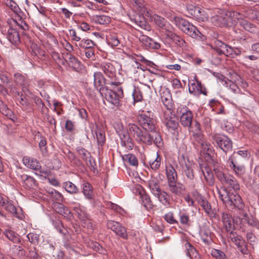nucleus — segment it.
Returning <instances> with one entry per match:
<instances>
[{"mask_svg":"<svg viewBox=\"0 0 259 259\" xmlns=\"http://www.w3.org/2000/svg\"><path fill=\"white\" fill-rule=\"evenodd\" d=\"M130 134L139 144L151 146L154 143L158 148H164V142L160 132L155 131L152 133L143 132L142 129L134 123L128 124Z\"/></svg>","mask_w":259,"mask_h":259,"instance_id":"f257e3e1","label":"nucleus"},{"mask_svg":"<svg viewBox=\"0 0 259 259\" xmlns=\"http://www.w3.org/2000/svg\"><path fill=\"white\" fill-rule=\"evenodd\" d=\"M213 170L217 179L224 186V191L237 192L240 190V186L236 179L232 175L225 174L224 168L215 160L212 159Z\"/></svg>","mask_w":259,"mask_h":259,"instance_id":"f03ea898","label":"nucleus"},{"mask_svg":"<svg viewBox=\"0 0 259 259\" xmlns=\"http://www.w3.org/2000/svg\"><path fill=\"white\" fill-rule=\"evenodd\" d=\"M110 84L114 86L111 89L102 88L99 89V92L102 96L104 95L107 101L112 104L115 106H120V100L123 97V89L119 85V82L111 81Z\"/></svg>","mask_w":259,"mask_h":259,"instance_id":"7ed1b4c3","label":"nucleus"},{"mask_svg":"<svg viewBox=\"0 0 259 259\" xmlns=\"http://www.w3.org/2000/svg\"><path fill=\"white\" fill-rule=\"evenodd\" d=\"M138 121L141 126L145 130L143 132L152 133L156 130L157 120L151 111H143L138 116Z\"/></svg>","mask_w":259,"mask_h":259,"instance_id":"20e7f679","label":"nucleus"},{"mask_svg":"<svg viewBox=\"0 0 259 259\" xmlns=\"http://www.w3.org/2000/svg\"><path fill=\"white\" fill-rule=\"evenodd\" d=\"M212 143L226 154L233 149V142L230 138L224 135L218 134L211 136Z\"/></svg>","mask_w":259,"mask_h":259,"instance_id":"39448f33","label":"nucleus"},{"mask_svg":"<svg viewBox=\"0 0 259 259\" xmlns=\"http://www.w3.org/2000/svg\"><path fill=\"white\" fill-rule=\"evenodd\" d=\"M226 200V206L231 210L237 209L243 210L245 207V204L237 192H228V196Z\"/></svg>","mask_w":259,"mask_h":259,"instance_id":"423d86ee","label":"nucleus"},{"mask_svg":"<svg viewBox=\"0 0 259 259\" xmlns=\"http://www.w3.org/2000/svg\"><path fill=\"white\" fill-rule=\"evenodd\" d=\"M177 114L180 116L181 125L184 127L190 128L193 118V114L186 106H180L177 110Z\"/></svg>","mask_w":259,"mask_h":259,"instance_id":"0eeeda50","label":"nucleus"},{"mask_svg":"<svg viewBox=\"0 0 259 259\" xmlns=\"http://www.w3.org/2000/svg\"><path fill=\"white\" fill-rule=\"evenodd\" d=\"M195 199L198 204L202 207L206 214L210 219H215L216 212L212 208L210 203L207 201L204 196L198 192L195 195Z\"/></svg>","mask_w":259,"mask_h":259,"instance_id":"6e6552de","label":"nucleus"},{"mask_svg":"<svg viewBox=\"0 0 259 259\" xmlns=\"http://www.w3.org/2000/svg\"><path fill=\"white\" fill-rule=\"evenodd\" d=\"M106 225L108 229L113 231L119 237L126 240L128 239L126 229L119 222L109 220L107 221Z\"/></svg>","mask_w":259,"mask_h":259,"instance_id":"1a4fd4ad","label":"nucleus"},{"mask_svg":"<svg viewBox=\"0 0 259 259\" xmlns=\"http://www.w3.org/2000/svg\"><path fill=\"white\" fill-rule=\"evenodd\" d=\"M181 158H183L184 163L185 164V166L183 167V172L186 178V182L188 183L191 187L194 188L195 187L196 178L194 175L193 167L192 165H188L186 163L185 156L184 155H182ZM180 160V163L182 164H183V162L181 159Z\"/></svg>","mask_w":259,"mask_h":259,"instance_id":"9d476101","label":"nucleus"},{"mask_svg":"<svg viewBox=\"0 0 259 259\" xmlns=\"http://www.w3.org/2000/svg\"><path fill=\"white\" fill-rule=\"evenodd\" d=\"M228 237L236 245L240 252L243 255H248L249 254L247 243L241 236L238 235L237 233H235L232 234L231 235H229Z\"/></svg>","mask_w":259,"mask_h":259,"instance_id":"9b49d317","label":"nucleus"},{"mask_svg":"<svg viewBox=\"0 0 259 259\" xmlns=\"http://www.w3.org/2000/svg\"><path fill=\"white\" fill-rule=\"evenodd\" d=\"M234 155H231L227 160V164L237 178H241L245 172V167L243 165L237 164Z\"/></svg>","mask_w":259,"mask_h":259,"instance_id":"f8f14e48","label":"nucleus"},{"mask_svg":"<svg viewBox=\"0 0 259 259\" xmlns=\"http://www.w3.org/2000/svg\"><path fill=\"white\" fill-rule=\"evenodd\" d=\"M221 215L223 227L225 229L226 231L229 233V236L231 235L232 234L236 233L234 231L235 226L234 220L232 217V215L225 211L223 212Z\"/></svg>","mask_w":259,"mask_h":259,"instance_id":"ddd939ff","label":"nucleus"},{"mask_svg":"<svg viewBox=\"0 0 259 259\" xmlns=\"http://www.w3.org/2000/svg\"><path fill=\"white\" fill-rule=\"evenodd\" d=\"M163 122L167 130L170 132H175L179 126L177 117L172 114L169 115L164 114Z\"/></svg>","mask_w":259,"mask_h":259,"instance_id":"4468645a","label":"nucleus"},{"mask_svg":"<svg viewBox=\"0 0 259 259\" xmlns=\"http://www.w3.org/2000/svg\"><path fill=\"white\" fill-rule=\"evenodd\" d=\"M187 10L189 14V17H192L198 21H203L204 19V13L199 7H196L191 4L187 5Z\"/></svg>","mask_w":259,"mask_h":259,"instance_id":"2eb2a0df","label":"nucleus"},{"mask_svg":"<svg viewBox=\"0 0 259 259\" xmlns=\"http://www.w3.org/2000/svg\"><path fill=\"white\" fill-rule=\"evenodd\" d=\"M183 32L198 40L203 41L206 40V36L202 34L199 30H198L197 27L191 23L186 27L185 30H184Z\"/></svg>","mask_w":259,"mask_h":259,"instance_id":"dca6fc26","label":"nucleus"},{"mask_svg":"<svg viewBox=\"0 0 259 259\" xmlns=\"http://www.w3.org/2000/svg\"><path fill=\"white\" fill-rule=\"evenodd\" d=\"M193 82L189 85V92L194 95L203 94L206 95L207 92L205 87L202 85L201 82L196 77L192 80Z\"/></svg>","mask_w":259,"mask_h":259,"instance_id":"f3484780","label":"nucleus"},{"mask_svg":"<svg viewBox=\"0 0 259 259\" xmlns=\"http://www.w3.org/2000/svg\"><path fill=\"white\" fill-rule=\"evenodd\" d=\"M140 41L147 50H158L160 48V44L147 35H143L139 38Z\"/></svg>","mask_w":259,"mask_h":259,"instance_id":"a211bd4d","label":"nucleus"},{"mask_svg":"<svg viewBox=\"0 0 259 259\" xmlns=\"http://www.w3.org/2000/svg\"><path fill=\"white\" fill-rule=\"evenodd\" d=\"M100 68L108 77L113 79L116 76V69L113 63L109 62H102Z\"/></svg>","mask_w":259,"mask_h":259,"instance_id":"6ab92c4d","label":"nucleus"},{"mask_svg":"<svg viewBox=\"0 0 259 259\" xmlns=\"http://www.w3.org/2000/svg\"><path fill=\"white\" fill-rule=\"evenodd\" d=\"M230 47V46L218 39L215 38L213 40V49L220 55L223 54L227 56L231 52Z\"/></svg>","mask_w":259,"mask_h":259,"instance_id":"aec40b11","label":"nucleus"},{"mask_svg":"<svg viewBox=\"0 0 259 259\" xmlns=\"http://www.w3.org/2000/svg\"><path fill=\"white\" fill-rule=\"evenodd\" d=\"M178 181H171L167 183L169 191L172 194L177 196H182L185 192V188L181 183H178Z\"/></svg>","mask_w":259,"mask_h":259,"instance_id":"412c9836","label":"nucleus"},{"mask_svg":"<svg viewBox=\"0 0 259 259\" xmlns=\"http://www.w3.org/2000/svg\"><path fill=\"white\" fill-rule=\"evenodd\" d=\"M200 167L207 184L210 186H213L215 180L211 168L207 165L202 164L200 165Z\"/></svg>","mask_w":259,"mask_h":259,"instance_id":"4be33fe9","label":"nucleus"},{"mask_svg":"<svg viewBox=\"0 0 259 259\" xmlns=\"http://www.w3.org/2000/svg\"><path fill=\"white\" fill-rule=\"evenodd\" d=\"M63 152L66 155V160L71 165L77 167H81L83 165L82 161L70 150L67 149L66 151L64 150Z\"/></svg>","mask_w":259,"mask_h":259,"instance_id":"5701e85b","label":"nucleus"},{"mask_svg":"<svg viewBox=\"0 0 259 259\" xmlns=\"http://www.w3.org/2000/svg\"><path fill=\"white\" fill-rule=\"evenodd\" d=\"M7 38L15 46H17L20 43V37L16 28L10 27L6 34Z\"/></svg>","mask_w":259,"mask_h":259,"instance_id":"b1692460","label":"nucleus"},{"mask_svg":"<svg viewBox=\"0 0 259 259\" xmlns=\"http://www.w3.org/2000/svg\"><path fill=\"white\" fill-rule=\"evenodd\" d=\"M120 144L121 146L127 149L132 150L134 146V141L129 133H121L119 134Z\"/></svg>","mask_w":259,"mask_h":259,"instance_id":"393cba45","label":"nucleus"},{"mask_svg":"<svg viewBox=\"0 0 259 259\" xmlns=\"http://www.w3.org/2000/svg\"><path fill=\"white\" fill-rule=\"evenodd\" d=\"M22 162L26 167L41 172L40 171L41 165L36 159L29 156H24L22 159Z\"/></svg>","mask_w":259,"mask_h":259,"instance_id":"a878e982","label":"nucleus"},{"mask_svg":"<svg viewBox=\"0 0 259 259\" xmlns=\"http://www.w3.org/2000/svg\"><path fill=\"white\" fill-rule=\"evenodd\" d=\"M161 99L165 108L168 110H171L173 107V103L171 95L169 90L165 89L162 92Z\"/></svg>","mask_w":259,"mask_h":259,"instance_id":"bb28decb","label":"nucleus"},{"mask_svg":"<svg viewBox=\"0 0 259 259\" xmlns=\"http://www.w3.org/2000/svg\"><path fill=\"white\" fill-rule=\"evenodd\" d=\"M199 233L201 240L206 245H208L211 243V232L208 227L206 226H201L200 228Z\"/></svg>","mask_w":259,"mask_h":259,"instance_id":"cd10ccee","label":"nucleus"},{"mask_svg":"<svg viewBox=\"0 0 259 259\" xmlns=\"http://www.w3.org/2000/svg\"><path fill=\"white\" fill-rule=\"evenodd\" d=\"M82 193L85 198L89 200L94 199L95 195L92 185L87 181H83L82 184Z\"/></svg>","mask_w":259,"mask_h":259,"instance_id":"c85d7f7f","label":"nucleus"},{"mask_svg":"<svg viewBox=\"0 0 259 259\" xmlns=\"http://www.w3.org/2000/svg\"><path fill=\"white\" fill-rule=\"evenodd\" d=\"M54 208L58 213L61 214L65 218L70 219L72 216V214L68 207L64 205L62 203L56 202L54 203Z\"/></svg>","mask_w":259,"mask_h":259,"instance_id":"c756f323","label":"nucleus"},{"mask_svg":"<svg viewBox=\"0 0 259 259\" xmlns=\"http://www.w3.org/2000/svg\"><path fill=\"white\" fill-rule=\"evenodd\" d=\"M165 170L167 183L171 181H178L177 172L171 164H166Z\"/></svg>","mask_w":259,"mask_h":259,"instance_id":"7c9ffc66","label":"nucleus"},{"mask_svg":"<svg viewBox=\"0 0 259 259\" xmlns=\"http://www.w3.org/2000/svg\"><path fill=\"white\" fill-rule=\"evenodd\" d=\"M14 80L17 85H20L23 88L27 87L29 83L27 76L25 74H22L19 72L14 74Z\"/></svg>","mask_w":259,"mask_h":259,"instance_id":"2f4dec72","label":"nucleus"},{"mask_svg":"<svg viewBox=\"0 0 259 259\" xmlns=\"http://www.w3.org/2000/svg\"><path fill=\"white\" fill-rule=\"evenodd\" d=\"M191 138L192 143L196 148L200 147L207 142L202 133L192 134Z\"/></svg>","mask_w":259,"mask_h":259,"instance_id":"473e14b6","label":"nucleus"},{"mask_svg":"<svg viewBox=\"0 0 259 259\" xmlns=\"http://www.w3.org/2000/svg\"><path fill=\"white\" fill-rule=\"evenodd\" d=\"M161 157L159 155L158 153L157 152L156 157H154L153 159H150L145 162V165L147 166H149L150 168L153 170H158L161 164Z\"/></svg>","mask_w":259,"mask_h":259,"instance_id":"72a5a7b5","label":"nucleus"},{"mask_svg":"<svg viewBox=\"0 0 259 259\" xmlns=\"http://www.w3.org/2000/svg\"><path fill=\"white\" fill-rule=\"evenodd\" d=\"M23 182L24 187L27 189H34L37 186L35 179L30 176L23 175L21 176Z\"/></svg>","mask_w":259,"mask_h":259,"instance_id":"f704fd0d","label":"nucleus"},{"mask_svg":"<svg viewBox=\"0 0 259 259\" xmlns=\"http://www.w3.org/2000/svg\"><path fill=\"white\" fill-rule=\"evenodd\" d=\"M167 36L172 40L178 47L181 48H185L186 47V42L185 40L177 34L168 31L167 33Z\"/></svg>","mask_w":259,"mask_h":259,"instance_id":"c9c22d12","label":"nucleus"},{"mask_svg":"<svg viewBox=\"0 0 259 259\" xmlns=\"http://www.w3.org/2000/svg\"><path fill=\"white\" fill-rule=\"evenodd\" d=\"M105 83V78L102 73L100 72H96L94 74V84L95 88L99 91V89L104 88Z\"/></svg>","mask_w":259,"mask_h":259,"instance_id":"e433bc0d","label":"nucleus"},{"mask_svg":"<svg viewBox=\"0 0 259 259\" xmlns=\"http://www.w3.org/2000/svg\"><path fill=\"white\" fill-rule=\"evenodd\" d=\"M148 186L151 193L155 196H158L161 191L158 181L154 178L148 181Z\"/></svg>","mask_w":259,"mask_h":259,"instance_id":"4c0bfd02","label":"nucleus"},{"mask_svg":"<svg viewBox=\"0 0 259 259\" xmlns=\"http://www.w3.org/2000/svg\"><path fill=\"white\" fill-rule=\"evenodd\" d=\"M242 221L246 223L248 225L259 229V222L252 215H248L246 212L242 213Z\"/></svg>","mask_w":259,"mask_h":259,"instance_id":"58836bf2","label":"nucleus"},{"mask_svg":"<svg viewBox=\"0 0 259 259\" xmlns=\"http://www.w3.org/2000/svg\"><path fill=\"white\" fill-rule=\"evenodd\" d=\"M68 64L69 67L75 71H78L81 69V63L78 59L71 54L69 55Z\"/></svg>","mask_w":259,"mask_h":259,"instance_id":"ea45409f","label":"nucleus"},{"mask_svg":"<svg viewBox=\"0 0 259 259\" xmlns=\"http://www.w3.org/2000/svg\"><path fill=\"white\" fill-rule=\"evenodd\" d=\"M63 187L68 193L71 194H76L79 192V188L70 181L64 182Z\"/></svg>","mask_w":259,"mask_h":259,"instance_id":"a19ab883","label":"nucleus"},{"mask_svg":"<svg viewBox=\"0 0 259 259\" xmlns=\"http://www.w3.org/2000/svg\"><path fill=\"white\" fill-rule=\"evenodd\" d=\"M76 46L85 49H94L96 44L90 39L82 38Z\"/></svg>","mask_w":259,"mask_h":259,"instance_id":"79ce46f5","label":"nucleus"},{"mask_svg":"<svg viewBox=\"0 0 259 259\" xmlns=\"http://www.w3.org/2000/svg\"><path fill=\"white\" fill-rule=\"evenodd\" d=\"M174 22L175 25L182 31L185 30L190 22L187 20L181 17L176 16L174 18Z\"/></svg>","mask_w":259,"mask_h":259,"instance_id":"37998d69","label":"nucleus"},{"mask_svg":"<svg viewBox=\"0 0 259 259\" xmlns=\"http://www.w3.org/2000/svg\"><path fill=\"white\" fill-rule=\"evenodd\" d=\"M240 25L243 27L246 31L251 33H254L256 31L257 28L255 25L246 20L243 19H239Z\"/></svg>","mask_w":259,"mask_h":259,"instance_id":"c03bdc74","label":"nucleus"},{"mask_svg":"<svg viewBox=\"0 0 259 259\" xmlns=\"http://www.w3.org/2000/svg\"><path fill=\"white\" fill-rule=\"evenodd\" d=\"M185 247L186 249V254L190 259H195L198 256V252L190 243H186Z\"/></svg>","mask_w":259,"mask_h":259,"instance_id":"a18cd8bd","label":"nucleus"},{"mask_svg":"<svg viewBox=\"0 0 259 259\" xmlns=\"http://www.w3.org/2000/svg\"><path fill=\"white\" fill-rule=\"evenodd\" d=\"M4 233L5 236L13 243H17L20 242L19 235L14 231L11 230H6Z\"/></svg>","mask_w":259,"mask_h":259,"instance_id":"49530a36","label":"nucleus"},{"mask_svg":"<svg viewBox=\"0 0 259 259\" xmlns=\"http://www.w3.org/2000/svg\"><path fill=\"white\" fill-rule=\"evenodd\" d=\"M180 223L185 226L189 227L192 224V221L190 219L189 214L186 212H182L180 211L179 213Z\"/></svg>","mask_w":259,"mask_h":259,"instance_id":"de8ad7c7","label":"nucleus"},{"mask_svg":"<svg viewBox=\"0 0 259 259\" xmlns=\"http://www.w3.org/2000/svg\"><path fill=\"white\" fill-rule=\"evenodd\" d=\"M75 150L82 160L87 162L88 159L91 156V153L81 146H77Z\"/></svg>","mask_w":259,"mask_h":259,"instance_id":"09e8293b","label":"nucleus"},{"mask_svg":"<svg viewBox=\"0 0 259 259\" xmlns=\"http://www.w3.org/2000/svg\"><path fill=\"white\" fill-rule=\"evenodd\" d=\"M159 201L165 206H168L170 204V197L168 194L164 191L160 192L158 196H155Z\"/></svg>","mask_w":259,"mask_h":259,"instance_id":"8fccbe9b","label":"nucleus"},{"mask_svg":"<svg viewBox=\"0 0 259 259\" xmlns=\"http://www.w3.org/2000/svg\"><path fill=\"white\" fill-rule=\"evenodd\" d=\"M133 102L134 105L135 103L141 102L143 100V94L140 89L134 86V90L132 93Z\"/></svg>","mask_w":259,"mask_h":259,"instance_id":"3c124183","label":"nucleus"},{"mask_svg":"<svg viewBox=\"0 0 259 259\" xmlns=\"http://www.w3.org/2000/svg\"><path fill=\"white\" fill-rule=\"evenodd\" d=\"M142 203L144 207L147 210H150L153 208L154 205L151 200L150 196L147 194H144L141 195Z\"/></svg>","mask_w":259,"mask_h":259,"instance_id":"603ef678","label":"nucleus"},{"mask_svg":"<svg viewBox=\"0 0 259 259\" xmlns=\"http://www.w3.org/2000/svg\"><path fill=\"white\" fill-rule=\"evenodd\" d=\"M122 159L127 161L130 165L137 166L138 165V160L136 156L131 153L125 154L122 156Z\"/></svg>","mask_w":259,"mask_h":259,"instance_id":"864d4df0","label":"nucleus"},{"mask_svg":"<svg viewBox=\"0 0 259 259\" xmlns=\"http://www.w3.org/2000/svg\"><path fill=\"white\" fill-rule=\"evenodd\" d=\"M73 210L77 214L78 218L81 221L85 222L89 220V215L83 209L75 206L73 208Z\"/></svg>","mask_w":259,"mask_h":259,"instance_id":"5fc2aeb1","label":"nucleus"},{"mask_svg":"<svg viewBox=\"0 0 259 259\" xmlns=\"http://www.w3.org/2000/svg\"><path fill=\"white\" fill-rule=\"evenodd\" d=\"M96 136L98 145L103 146L106 142L105 132L101 129H98L96 131Z\"/></svg>","mask_w":259,"mask_h":259,"instance_id":"6e6d98bb","label":"nucleus"},{"mask_svg":"<svg viewBox=\"0 0 259 259\" xmlns=\"http://www.w3.org/2000/svg\"><path fill=\"white\" fill-rule=\"evenodd\" d=\"M133 4L134 7H136L138 10L142 14H144L146 11L145 8L146 3L143 0H130Z\"/></svg>","mask_w":259,"mask_h":259,"instance_id":"4d7b16f0","label":"nucleus"},{"mask_svg":"<svg viewBox=\"0 0 259 259\" xmlns=\"http://www.w3.org/2000/svg\"><path fill=\"white\" fill-rule=\"evenodd\" d=\"M200 148L203 150L204 153L209 157H212L214 154V150L212 145L207 141L201 146Z\"/></svg>","mask_w":259,"mask_h":259,"instance_id":"13d9d810","label":"nucleus"},{"mask_svg":"<svg viewBox=\"0 0 259 259\" xmlns=\"http://www.w3.org/2000/svg\"><path fill=\"white\" fill-rule=\"evenodd\" d=\"M28 240L34 245L38 244L40 241V235L35 232H30L26 236Z\"/></svg>","mask_w":259,"mask_h":259,"instance_id":"bf43d9fd","label":"nucleus"},{"mask_svg":"<svg viewBox=\"0 0 259 259\" xmlns=\"http://www.w3.org/2000/svg\"><path fill=\"white\" fill-rule=\"evenodd\" d=\"M131 19L132 21H134L136 24L141 28H144L146 26L144 18L141 16L140 15L137 14L135 15L133 17H131Z\"/></svg>","mask_w":259,"mask_h":259,"instance_id":"052dcab7","label":"nucleus"},{"mask_svg":"<svg viewBox=\"0 0 259 259\" xmlns=\"http://www.w3.org/2000/svg\"><path fill=\"white\" fill-rule=\"evenodd\" d=\"M223 85H225L226 87H229V90L235 94L238 93L240 91L239 88L236 83L228 79L226 80Z\"/></svg>","mask_w":259,"mask_h":259,"instance_id":"680f3d73","label":"nucleus"},{"mask_svg":"<svg viewBox=\"0 0 259 259\" xmlns=\"http://www.w3.org/2000/svg\"><path fill=\"white\" fill-rule=\"evenodd\" d=\"M95 22L100 24H107L110 22V18L105 15H97L94 17Z\"/></svg>","mask_w":259,"mask_h":259,"instance_id":"e2e57ef3","label":"nucleus"},{"mask_svg":"<svg viewBox=\"0 0 259 259\" xmlns=\"http://www.w3.org/2000/svg\"><path fill=\"white\" fill-rule=\"evenodd\" d=\"M108 43L112 47H117L120 43V40L116 34H112L107 38Z\"/></svg>","mask_w":259,"mask_h":259,"instance_id":"0e129e2a","label":"nucleus"},{"mask_svg":"<svg viewBox=\"0 0 259 259\" xmlns=\"http://www.w3.org/2000/svg\"><path fill=\"white\" fill-rule=\"evenodd\" d=\"M210 254L211 256L215 259H227L225 253L219 249L212 248L211 250Z\"/></svg>","mask_w":259,"mask_h":259,"instance_id":"69168bd1","label":"nucleus"},{"mask_svg":"<svg viewBox=\"0 0 259 259\" xmlns=\"http://www.w3.org/2000/svg\"><path fill=\"white\" fill-rule=\"evenodd\" d=\"M164 220L169 224H178V221L175 218L174 212L169 211L163 216Z\"/></svg>","mask_w":259,"mask_h":259,"instance_id":"338daca9","label":"nucleus"},{"mask_svg":"<svg viewBox=\"0 0 259 259\" xmlns=\"http://www.w3.org/2000/svg\"><path fill=\"white\" fill-rule=\"evenodd\" d=\"M53 224L60 234L65 235L66 232H67V231L64 228L62 222L59 220L53 221Z\"/></svg>","mask_w":259,"mask_h":259,"instance_id":"774afa93","label":"nucleus"}]
</instances>
